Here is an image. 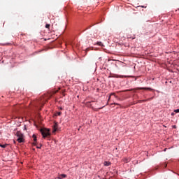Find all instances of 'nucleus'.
Listing matches in <instances>:
<instances>
[{"label":"nucleus","mask_w":179,"mask_h":179,"mask_svg":"<svg viewBox=\"0 0 179 179\" xmlns=\"http://www.w3.org/2000/svg\"><path fill=\"white\" fill-rule=\"evenodd\" d=\"M41 133L42 134V136H43V138H47V136H50V135H51L48 129H41Z\"/></svg>","instance_id":"obj_1"},{"label":"nucleus","mask_w":179,"mask_h":179,"mask_svg":"<svg viewBox=\"0 0 179 179\" xmlns=\"http://www.w3.org/2000/svg\"><path fill=\"white\" fill-rule=\"evenodd\" d=\"M17 142H19V143H22V142H24V136L22 133L17 131Z\"/></svg>","instance_id":"obj_2"},{"label":"nucleus","mask_w":179,"mask_h":179,"mask_svg":"<svg viewBox=\"0 0 179 179\" xmlns=\"http://www.w3.org/2000/svg\"><path fill=\"white\" fill-rule=\"evenodd\" d=\"M132 90H153V89L150 87H137L131 90H127V92H132Z\"/></svg>","instance_id":"obj_3"},{"label":"nucleus","mask_w":179,"mask_h":179,"mask_svg":"<svg viewBox=\"0 0 179 179\" xmlns=\"http://www.w3.org/2000/svg\"><path fill=\"white\" fill-rule=\"evenodd\" d=\"M32 138L34 139V143H33V145H36V143L37 142V136H36V134H34L32 136Z\"/></svg>","instance_id":"obj_4"},{"label":"nucleus","mask_w":179,"mask_h":179,"mask_svg":"<svg viewBox=\"0 0 179 179\" xmlns=\"http://www.w3.org/2000/svg\"><path fill=\"white\" fill-rule=\"evenodd\" d=\"M57 129H58V124H55L53 126V131L52 132H57Z\"/></svg>","instance_id":"obj_5"},{"label":"nucleus","mask_w":179,"mask_h":179,"mask_svg":"<svg viewBox=\"0 0 179 179\" xmlns=\"http://www.w3.org/2000/svg\"><path fill=\"white\" fill-rule=\"evenodd\" d=\"M103 165L106 167H108V166H111V162H104Z\"/></svg>","instance_id":"obj_6"},{"label":"nucleus","mask_w":179,"mask_h":179,"mask_svg":"<svg viewBox=\"0 0 179 179\" xmlns=\"http://www.w3.org/2000/svg\"><path fill=\"white\" fill-rule=\"evenodd\" d=\"M65 177H66V175L65 174H62L59 176V179H62V178H65Z\"/></svg>","instance_id":"obj_7"},{"label":"nucleus","mask_w":179,"mask_h":179,"mask_svg":"<svg viewBox=\"0 0 179 179\" xmlns=\"http://www.w3.org/2000/svg\"><path fill=\"white\" fill-rule=\"evenodd\" d=\"M129 162H130L129 159H128V158L124 159V163H129Z\"/></svg>","instance_id":"obj_8"},{"label":"nucleus","mask_w":179,"mask_h":179,"mask_svg":"<svg viewBox=\"0 0 179 179\" xmlns=\"http://www.w3.org/2000/svg\"><path fill=\"white\" fill-rule=\"evenodd\" d=\"M50 24H46V25H45V28L46 29H50Z\"/></svg>","instance_id":"obj_9"},{"label":"nucleus","mask_w":179,"mask_h":179,"mask_svg":"<svg viewBox=\"0 0 179 179\" xmlns=\"http://www.w3.org/2000/svg\"><path fill=\"white\" fill-rule=\"evenodd\" d=\"M0 146H1V148H6V145H1L0 144Z\"/></svg>","instance_id":"obj_10"},{"label":"nucleus","mask_w":179,"mask_h":179,"mask_svg":"<svg viewBox=\"0 0 179 179\" xmlns=\"http://www.w3.org/2000/svg\"><path fill=\"white\" fill-rule=\"evenodd\" d=\"M174 113H179V109L174 110Z\"/></svg>","instance_id":"obj_11"},{"label":"nucleus","mask_w":179,"mask_h":179,"mask_svg":"<svg viewBox=\"0 0 179 179\" xmlns=\"http://www.w3.org/2000/svg\"><path fill=\"white\" fill-rule=\"evenodd\" d=\"M38 100L37 99L36 101V102H35V104H36V106L37 107V106H38Z\"/></svg>","instance_id":"obj_12"},{"label":"nucleus","mask_w":179,"mask_h":179,"mask_svg":"<svg viewBox=\"0 0 179 179\" xmlns=\"http://www.w3.org/2000/svg\"><path fill=\"white\" fill-rule=\"evenodd\" d=\"M97 44H98V45H102L101 42H98Z\"/></svg>","instance_id":"obj_13"},{"label":"nucleus","mask_w":179,"mask_h":179,"mask_svg":"<svg viewBox=\"0 0 179 179\" xmlns=\"http://www.w3.org/2000/svg\"><path fill=\"white\" fill-rule=\"evenodd\" d=\"M61 114H62V113H61V112L57 113V115H61Z\"/></svg>","instance_id":"obj_14"},{"label":"nucleus","mask_w":179,"mask_h":179,"mask_svg":"<svg viewBox=\"0 0 179 179\" xmlns=\"http://www.w3.org/2000/svg\"><path fill=\"white\" fill-rule=\"evenodd\" d=\"M36 148H37V149H41V145H40V146H38Z\"/></svg>","instance_id":"obj_15"},{"label":"nucleus","mask_w":179,"mask_h":179,"mask_svg":"<svg viewBox=\"0 0 179 179\" xmlns=\"http://www.w3.org/2000/svg\"><path fill=\"white\" fill-rule=\"evenodd\" d=\"M110 99H111V95L109 96L108 100H110Z\"/></svg>","instance_id":"obj_16"},{"label":"nucleus","mask_w":179,"mask_h":179,"mask_svg":"<svg viewBox=\"0 0 179 179\" xmlns=\"http://www.w3.org/2000/svg\"><path fill=\"white\" fill-rule=\"evenodd\" d=\"M141 102H144V101H146V100H143V101H141Z\"/></svg>","instance_id":"obj_17"},{"label":"nucleus","mask_w":179,"mask_h":179,"mask_svg":"<svg viewBox=\"0 0 179 179\" xmlns=\"http://www.w3.org/2000/svg\"><path fill=\"white\" fill-rule=\"evenodd\" d=\"M114 104H116V106H120V104H118V103H114Z\"/></svg>","instance_id":"obj_18"},{"label":"nucleus","mask_w":179,"mask_h":179,"mask_svg":"<svg viewBox=\"0 0 179 179\" xmlns=\"http://www.w3.org/2000/svg\"><path fill=\"white\" fill-rule=\"evenodd\" d=\"M119 78H122V76H120Z\"/></svg>","instance_id":"obj_19"},{"label":"nucleus","mask_w":179,"mask_h":179,"mask_svg":"<svg viewBox=\"0 0 179 179\" xmlns=\"http://www.w3.org/2000/svg\"><path fill=\"white\" fill-rule=\"evenodd\" d=\"M113 94H111L110 96H112Z\"/></svg>","instance_id":"obj_20"},{"label":"nucleus","mask_w":179,"mask_h":179,"mask_svg":"<svg viewBox=\"0 0 179 179\" xmlns=\"http://www.w3.org/2000/svg\"><path fill=\"white\" fill-rule=\"evenodd\" d=\"M60 110H62V108H60Z\"/></svg>","instance_id":"obj_21"},{"label":"nucleus","mask_w":179,"mask_h":179,"mask_svg":"<svg viewBox=\"0 0 179 179\" xmlns=\"http://www.w3.org/2000/svg\"><path fill=\"white\" fill-rule=\"evenodd\" d=\"M171 115H174V113H172Z\"/></svg>","instance_id":"obj_22"},{"label":"nucleus","mask_w":179,"mask_h":179,"mask_svg":"<svg viewBox=\"0 0 179 179\" xmlns=\"http://www.w3.org/2000/svg\"><path fill=\"white\" fill-rule=\"evenodd\" d=\"M173 128H176V126H173Z\"/></svg>","instance_id":"obj_23"},{"label":"nucleus","mask_w":179,"mask_h":179,"mask_svg":"<svg viewBox=\"0 0 179 179\" xmlns=\"http://www.w3.org/2000/svg\"><path fill=\"white\" fill-rule=\"evenodd\" d=\"M178 10H179V8H178Z\"/></svg>","instance_id":"obj_24"}]
</instances>
